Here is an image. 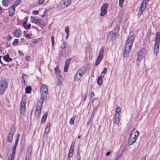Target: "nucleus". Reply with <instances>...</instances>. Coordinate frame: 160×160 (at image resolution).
<instances>
[{"label":"nucleus","mask_w":160,"mask_h":160,"mask_svg":"<svg viewBox=\"0 0 160 160\" xmlns=\"http://www.w3.org/2000/svg\"><path fill=\"white\" fill-rule=\"evenodd\" d=\"M40 89L42 101L39 103L38 102V104L36 110L35 116L37 117H39L43 102L47 98V97L48 88L47 86L45 85L42 84L41 86Z\"/></svg>","instance_id":"1"},{"label":"nucleus","mask_w":160,"mask_h":160,"mask_svg":"<svg viewBox=\"0 0 160 160\" xmlns=\"http://www.w3.org/2000/svg\"><path fill=\"white\" fill-rule=\"evenodd\" d=\"M27 20L26 19V20L23 22V25L24 26L27 24V23H26Z\"/></svg>","instance_id":"58"},{"label":"nucleus","mask_w":160,"mask_h":160,"mask_svg":"<svg viewBox=\"0 0 160 160\" xmlns=\"http://www.w3.org/2000/svg\"><path fill=\"white\" fill-rule=\"evenodd\" d=\"M102 78L101 77H98V78L97 79V82L98 84L99 85H101L102 83Z\"/></svg>","instance_id":"29"},{"label":"nucleus","mask_w":160,"mask_h":160,"mask_svg":"<svg viewBox=\"0 0 160 160\" xmlns=\"http://www.w3.org/2000/svg\"><path fill=\"white\" fill-rule=\"evenodd\" d=\"M12 38V37H11L9 34L6 37V39L8 40H10Z\"/></svg>","instance_id":"47"},{"label":"nucleus","mask_w":160,"mask_h":160,"mask_svg":"<svg viewBox=\"0 0 160 160\" xmlns=\"http://www.w3.org/2000/svg\"><path fill=\"white\" fill-rule=\"evenodd\" d=\"M48 115V112L44 113L42 118L41 122L42 123H44L46 121Z\"/></svg>","instance_id":"20"},{"label":"nucleus","mask_w":160,"mask_h":160,"mask_svg":"<svg viewBox=\"0 0 160 160\" xmlns=\"http://www.w3.org/2000/svg\"><path fill=\"white\" fill-rule=\"evenodd\" d=\"M139 134V132L134 128L131 132L128 144L129 145L133 144L136 141Z\"/></svg>","instance_id":"2"},{"label":"nucleus","mask_w":160,"mask_h":160,"mask_svg":"<svg viewBox=\"0 0 160 160\" xmlns=\"http://www.w3.org/2000/svg\"><path fill=\"white\" fill-rule=\"evenodd\" d=\"M77 160H80L81 159V156L79 152V147H78V148L77 150Z\"/></svg>","instance_id":"27"},{"label":"nucleus","mask_w":160,"mask_h":160,"mask_svg":"<svg viewBox=\"0 0 160 160\" xmlns=\"http://www.w3.org/2000/svg\"><path fill=\"white\" fill-rule=\"evenodd\" d=\"M69 4L66 1V0H63L58 4L57 7L59 9H63L65 8Z\"/></svg>","instance_id":"12"},{"label":"nucleus","mask_w":160,"mask_h":160,"mask_svg":"<svg viewBox=\"0 0 160 160\" xmlns=\"http://www.w3.org/2000/svg\"><path fill=\"white\" fill-rule=\"evenodd\" d=\"M66 1H67L69 4H70L71 3V0H66Z\"/></svg>","instance_id":"56"},{"label":"nucleus","mask_w":160,"mask_h":160,"mask_svg":"<svg viewBox=\"0 0 160 160\" xmlns=\"http://www.w3.org/2000/svg\"><path fill=\"white\" fill-rule=\"evenodd\" d=\"M8 82L4 78H2L0 80V94H3L5 89L8 88Z\"/></svg>","instance_id":"3"},{"label":"nucleus","mask_w":160,"mask_h":160,"mask_svg":"<svg viewBox=\"0 0 160 160\" xmlns=\"http://www.w3.org/2000/svg\"><path fill=\"white\" fill-rule=\"evenodd\" d=\"M25 160H29V159L28 158H26Z\"/></svg>","instance_id":"63"},{"label":"nucleus","mask_w":160,"mask_h":160,"mask_svg":"<svg viewBox=\"0 0 160 160\" xmlns=\"http://www.w3.org/2000/svg\"><path fill=\"white\" fill-rule=\"evenodd\" d=\"M134 40V36L132 35L130 36L128 39L125 47L127 48H131Z\"/></svg>","instance_id":"8"},{"label":"nucleus","mask_w":160,"mask_h":160,"mask_svg":"<svg viewBox=\"0 0 160 160\" xmlns=\"http://www.w3.org/2000/svg\"><path fill=\"white\" fill-rule=\"evenodd\" d=\"M105 74L104 73H101V75L100 76H99V77H101L102 78H103L104 77V75H105Z\"/></svg>","instance_id":"53"},{"label":"nucleus","mask_w":160,"mask_h":160,"mask_svg":"<svg viewBox=\"0 0 160 160\" xmlns=\"http://www.w3.org/2000/svg\"><path fill=\"white\" fill-rule=\"evenodd\" d=\"M17 144H18L15 143L14 145L12 148V151H16V148Z\"/></svg>","instance_id":"39"},{"label":"nucleus","mask_w":160,"mask_h":160,"mask_svg":"<svg viewBox=\"0 0 160 160\" xmlns=\"http://www.w3.org/2000/svg\"><path fill=\"white\" fill-rule=\"evenodd\" d=\"M31 35L30 33H28L25 35V37L27 38L30 39L31 38Z\"/></svg>","instance_id":"38"},{"label":"nucleus","mask_w":160,"mask_h":160,"mask_svg":"<svg viewBox=\"0 0 160 160\" xmlns=\"http://www.w3.org/2000/svg\"><path fill=\"white\" fill-rule=\"evenodd\" d=\"M107 68H104L102 72V73H103L105 74L107 73Z\"/></svg>","instance_id":"46"},{"label":"nucleus","mask_w":160,"mask_h":160,"mask_svg":"<svg viewBox=\"0 0 160 160\" xmlns=\"http://www.w3.org/2000/svg\"><path fill=\"white\" fill-rule=\"evenodd\" d=\"M26 75L24 74H23L22 75V82H23V83H25V80L23 78L24 76H25Z\"/></svg>","instance_id":"45"},{"label":"nucleus","mask_w":160,"mask_h":160,"mask_svg":"<svg viewBox=\"0 0 160 160\" xmlns=\"http://www.w3.org/2000/svg\"><path fill=\"white\" fill-rule=\"evenodd\" d=\"M16 2L17 4H15L14 5L16 7L21 2V0H16Z\"/></svg>","instance_id":"40"},{"label":"nucleus","mask_w":160,"mask_h":160,"mask_svg":"<svg viewBox=\"0 0 160 160\" xmlns=\"http://www.w3.org/2000/svg\"><path fill=\"white\" fill-rule=\"evenodd\" d=\"M19 134H18L17 136L16 140V141L15 143L18 144V140L19 139Z\"/></svg>","instance_id":"37"},{"label":"nucleus","mask_w":160,"mask_h":160,"mask_svg":"<svg viewBox=\"0 0 160 160\" xmlns=\"http://www.w3.org/2000/svg\"><path fill=\"white\" fill-rule=\"evenodd\" d=\"M67 43H65L64 42H63L62 44L61 45V48L62 49L65 48L67 47Z\"/></svg>","instance_id":"30"},{"label":"nucleus","mask_w":160,"mask_h":160,"mask_svg":"<svg viewBox=\"0 0 160 160\" xmlns=\"http://www.w3.org/2000/svg\"><path fill=\"white\" fill-rule=\"evenodd\" d=\"M51 41H52V47L55 44V42L54 40V37L53 36H51Z\"/></svg>","instance_id":"34"},{"label":"nucleus","mask_w":160,"mask_h":160,"mask_svg":"<svg viewBox=\"0 0 160 160\" xmlns=\"http://www.w3.org/2000/svg\"><path fill=\"white\" fill-rule=\"evenodd\" d=\"M146 155H145L144 157H143L141 160H146Z\"/></svg>","instance_id":"54"},{"label":"nucleus","mask_w":160,"mask_h":160,"mask_svg":"<svg viewBox=\"0 0 160 160\" xmlns=\"http://www.w3.org/2000/svg\"><path fill=\"white\" fill-rule=\"evenodd\" d=\"M31 19L33 23H38L39 19L37 18L36 17L31 16Z\"/></svg>","instance_id":"21"},{"label":"nucleus","mask_w":160,"mask_h":160,"mask_svg":"<svg viewBox=\"0 0 160 160\" xmlns=\"http://www.w3.org/2000/svg\"><path fill=\"white\" fill-rule=\"evenodd\" d=\"M25 103V101L23 100L21 101V102L20 112L21 115H24L25 111L26 109Z\"/></svg>","instance_id":"13"},{"label":"nucleus","mask_w":160,"mask_h":160,"mask_svg":"<svg viewBox=\"0 0 160 160\" xmlns=\"http://www.w3.org/2000/svg\"><path fill=\"white\" fill-rule=\"evenodd\" d=\"M14 36L17 37L19 38L21 36V31L20 30L17 29L15 30L14 32Z\"/></svg>","instance_id":"22"},{"label":"nucleus","mask_w":160,"mask_h":160,"mask_svg":"<svg viewBox=\"0 0 160 160\" xmlns=\"http://www.w3.org/2000/svg\"><path fill=\"white\" fill-rule=\"evenodd\" d=\"M9 0H2V3L3 6L5 7L8 6V4Z\"/></svg>","instance_id":"28"},{"label":"nucleus","mask_w":160,"mask_h":160,"mask_svg":"<svg viewBox=\"0 0 160 160\" xmlns=\"http://www.w3.org/2000/svg\"><path fill=\"white\" fill-rule=\"evenodd\" d=\"M3 58L5 61L7 62H11L12 60V59L9 57L8 54H7L6 55L4 56L3 57Z\"/></svg>","instance_id":"17"},{"label":"nucleus","mask_w":160,"mask_h":160,"mask_svg":"<svg viewBox=\"0 0 160 160\" xmlns=\"http://www.w3.org/2000/svg\"><path fill=\"white\" fill-rule=\"evenodd\" d=\"M74 144H75V142H72V144H71V145L70 148H74Z\"/></svg>","instance_id":"52"},{"label":"nucleus","mask_w":160,"mask_h":160,"mask_svg":"<svg viewBox=\"0 0 160 160\" xmlns=\"http://www.w3.org/2000/svg\"><path fill=\"white\" fill-rule=\"evenodd\" d=\"M104 49V47L102 46L100 49L99 54L95 62V64L97 65L99 63L102 59L103 52Z\"/></svg>","instance_id":"7"},{"label":"nucleus","mask_w":160,"mask_h":160,"mask_svg":"<svg viewBox=\"0 0 160 160\" xmlns=\"http://www.w3.org/2000/svg\"><path fill=\"white\" fill-rule=\"evenodd\" d=\"M54 70L56 74L58 77H61V76L60 75V71L59 70L58 67L57 66L54 68Z\"/></svg>","instance_id":"23"},{"label":"nucleus","mask_w":160,"mask_h":160,"mask_svg":"<svg viewBox=\"0 0 160 160\" xmlns=\"http://www.w3.org/2000/svg\"><path fill=\"white\" fill-rule=\"evenodd\" d=\"M1 57H2V56H0V63L1 64H2V62L1 60Z\"/></svg>","instance_id":"60"},{"label":"nucleus","mask_w":160,"mask_h":160,"mask_svg":"<svg viewBox=\"0 0 160 160\" xmlns=\"http://www.w3.org/2000/svg\"><path fill=\"white\" fill-rule=\"evenodd\" d=\"M75 118V117L74 116L71 118L70 121V123L71 125H73L74 123Z\"/></svg>","instance_id":"31"},{"label":"nucleus","mask_w":160,"mask_h":160,"mask_svg":"<svg viewBox=\"0 0 160 160\" xmlns=\"http://www.w3.org/2000/svg\"><path fill=\"white\" fill-rule=\"evenodd\" d=\"M16 6L14 5H12L11 7L9 8V15L12 16L14 15L15 12V8Z\"/></svg>","instance_id":"14"},{"label":"nucleus","mask_w":160,"mask_h":160,"mask_svg":"<svg viewBox=\"0 0 160 160\" xmlns=\"http://www.w3.org/2000/svg\"><path fill=\"white\" fill-rule=\"evenodd\" d=\"M116 36V33L114 32H110L107 36V38L110 39L113 38L114 37H115Z\"/></svg>","instance_id":"19"},{"label":"nucleus","mask_w":160,"mask_h":160,"mask_svg":"<svg viewBox=\"0 0 160 160\" xmlns=\"http://www.w3.org/2000/svg\"><path fill=\"white\" fill-rule=\"evenodd\" d=\"M32 43L33 42L34 43H35L36 42V41L34 40H33L32 41Z\"/></svg>","instance_id":"61"},{"label":"nucleus","mask_w":160,"mask_h":160,"mask_svg":"<svg viewBox=\"0 0 160 160\" xmlns=\"http://www.w3.org/2000/svg\"><path fill=\"white\" fill-rule=\"evenodd\" d=\"M160 40V32H157L156 35L154 50H158Z\"/></svg>","instance_id":"6"},{"label":"nucleus","mask_w":160,"mask_h":160,"mask_svg":"<svg viewBox=\"0 0 160 160\" xmlns=\"http://www.w3.org/2000/svg\"><path fill=\"white\" fill-rule=\"evenodd\" d=\"M57 84L58 86L61 85L62 84V81H61L60 79H58L57 80Z\"/></svg>","instance_id":"42"},{"label":"nucleus","mask_w":160,"mask_h":160,"mask_svg":"<svg viewBox=\"0 0 160 160\" xmlns=\"http://www.w3.org/2000/svg\"><path fill=\"white\" fill-rule=\"evenodd\" d=\"M121 108H120L118 106H117L116 108V111L121 112Z\"/></svg>","instance_id":"48"},{"label":"nucleus","mask_w":160,"mask_h":160,"mask_svg":"<svg viewBox=\"0 0 160 160\" xmlns=\"http://www.w3.org/2000/svg\"><path fill=\"white\" fill-rule=\"evenodd\" d=\"M87 68L84 67H82L78 70L74 77V80L78 81L80 80L85 73Z\"/></svg>","instance_id":"4"},{"label":"nucleus","mask_w":160,"mask_h":160,"mask_svg":"<svg viewBox=\"0 0 160 160\" xmlns=\"http://www.w3.org/2000/svg\"><path fill=\"white\" fill-rule=\"evenodd\" d=\"M120 116H115L113 117V122L114 123L118 124L119 122Z\"/></svg>","instance_id":"18"},{"label":"nucleus","mask_w":160,"mask_h":160,"mask_svg":"<svg viewBox=\"0 0 160 160\" xmlns=\"http://www.w3.org/2000/svg\"><path fill=\"white\" fill-rule=\"evenodd\" d=\"M31 92V88L30 86L26 87L25 89V92L26 93H30Z\"/></svg>","instance_id":"26"},{"label":"nucleus","mask_w":160,"mask_h":160,"mask_svg":"<svg viewBox=\"0 0 160 160\" xmlns=\"http://www.w3.org/2000/svg\"><path fill=\"white\" fill-rule=\"evenodd\" d=\"M18 52L21 55H23V54L20 51V50L18 51Z\"/></svg>","instance_id":"55"},{"label":"nucleus","mask_w":160,"mask_h":160,"mask_svg":"<svg viewBox=\"0 0 160 160\" xmlns=\"http://www.w3.org/2000/svg\"><path fill=\"white\" fill-rule=\"evenodd\" d=\"M121 112H119L117 111H115V116H120V114Z\"/></svg>","instance_id":"41"},{"label":"nucleus","mask_w":160,"mask_h":160,"mask_svg":"<svg viewBox=\"0 0 160 160\" xmlns=\"http://www.w3.org/2000/svg\"><path fill=\"white\" fill-rule=\"evenodd\" d=\"M65 32L66 34L69 33V28L68 27H66L65 29Z\"/></svg>","instance_id":"44"},{"label":"nucleus","mask_w":160,"mask_h":160,"mask_svg":"<svg viewBox=\"0 0 160 160\" xmlns=\"http://www.w3.org/2000/svg\"><path fill=\"white\" fill-rule=\"evenodd\" d=\"M158 52V50H154V54L156 56H157Z\"/></svg>","instance_id":"49"},{"label":"nucleus","mask_w":160,"mask_h":160,"mask_svg":"<svg viewBox=\"0 0 160 160\" xmlns=\"http://www.w3.org/2000/svg\"><path fill=\"white\" fill-rule=\"evenodd\" d=\"M91 94L92 95V96H94V94L93 93V92H91Z\"/></svg>","instance_id":"64"},{"label":"nucleus","mask_w":160,"mask_h":160,"mask_svg":"<svg viewBox=\"0 0 160 160\" xmlns=\"http://www.w3.org/2000/svg\"><path fill=\"white\" fill-rule=\"evenodd\" d=\"M131 49V48H127L125 47L124 50L123 52V56L124 57H127Z\"/></svg>","instance_id":"16"},{"label":"nucleus","mask_w":160,"mask_h":160,"mask_svg":"<svg viewBox=\"0 0 160 160\" xmlns=\"http://www.w3.org/2000/svg\"><path fill=\"white\" fill-rule=\"evenodd\" d=\"M148 1L149 0H142L138 12V18L142 15L143 11L146 7Z\"/></svg>","instance_id":"5"},{"label":"nucleus","mask_w":160,"mask_h":160,"mask_svg":"<svg viewBox=\"0 0 160 160\" xmlns=\"http://www.w3.org/2000/svg\"><path fill=\"white\" fill-rule=\"evenodd\" d=\"M18 39H14V41L12 42V44L13 45H16L18 43Z\"/></svg>","instance_id":"36"},{"label":"nucleus","mask_w":160,"mask_h":160,"mask_svg":"<svg viewBox=\"0 0 160 160\" xmlns=\"http://www.w3.org/2000/svg\"><path fill=\"white\" fill-rule=\"evenodd\" d=\"M124 0H119V5L121 7L122 6V3L123 2Z\"/></svg>","instance_id":"43"},{"label":"nucleus","mask_w":160,"mask_h":160,"mask_svg":"<svg viewBox=\"0 0 160 160\" xmlns=\"http://www.w3.org/2000/svg\"><path fill=\"white\" fill-rule=\"evenodd\" d=\"M50 122H49V123L47 125V126H46V127L45 128V132L46 134H47L48 132L49 131L50 127Z\"/></svg>","instance_id":"25"},{"label":"nucleus","mask_w":160,"mask_h":160,"mask_svg":"<svg viewBox=\"0 0 160 160\" xmlns=\"http://www.w3.org/2000/svg\"><path fill=\"white\" fill-rule=\"evenodd\" d=\"M110 152H108L106 154V155L107 156H108L110 155Z\"/></svg>","instance_id":"59"},{"label":"nucleus","mask_w":160,"mask_h":160,"mask_svg":"<svg viewBox=\"0 0 160 160\" xmlns=\"http://www.w3.org/2000/svg\"><path fill=\"white\" fill-rule=\"evenodd\" d=\"M146 52L144 49H142L140 50L138 54V58L137 59V62H140L143 58L146 55Z\"/></svg>","instance_id":"9"},{"label":"nucleus","mask_w":160,"mask_h":160,"mask_svg":"<svg viewBox=\"0 0 160 160\" xmlns=\"http://www.w3.org/2000/svg\"><path fill=\"white\" fill-rule=\"evenodd\" d=\"M29 57H26V60L27 61H28L29 60Z\"/></svg>","instance_id":"57"},{"label":"nucleus","mask_w":160,"mask_h":160,"mask_svg":"<svg viewBox=\"0 0 160 160\" xmlns=\"http://www.w3.org/2000/svg\"><path fill=\"white\" fill-rule=\"evenodd\" d=\"M71 59V58H68L67 59L65 62L64 70V71L65 72H67L68 71L69 64Z\"/></svg>","instance_id":"15"},{"label":"nucleus","mask_w":160,"mask_h":160,"mask_svg":"<svg viewBox=\"0 0 160 160\" xmlns=\"http://www.w3.org/2000/svg\"><path fill=\"white\" fill-rule=\"evenodd\" d=\"M108 6V5L107 3H105L102 6L100 9V15L101 16H103L107 13V9Z\"/></svg>","instance_id":"10"},{"label":"nucleus","mask_w":160,"mask_h":160,"mask_svg":"<svg viewBox=\"0 0 160 160\" xmlns=\"http://www.w3.org/2000/svg\"><path fill=\"white\" fill-rule=\"evenodd\" d=\"M69 33L67 34L66 38H68V36Z\"/></svg>","instance_id":"62"},{"label":"nucleus","mask_w":160,"mask_h":160,"mask_svg":"<svg viewBox=\"0 0 160 160\" xmlns=\"http://www.w3.org/2000/svg\"><path fill=\"white\" fill-rule=\"evenodd\" d=\"M44 0H38L39 4H42L44 2Z\"/></svg>","instance_id":"50"},{"label":"nucleus","mask_w":160,"mask_h":160,"mask_svg":"<svg viewBox=\"0 0 160 160\" xmlns=\"http://www.w3.org/2000/svg\"><path fill=\"white\" fill-rule=\"evenodd\" d=\"M15 131L14 128L12 127L11 128L8 136V141L9 142H10L12 141Z\"/></svg>","instance_id":"11"},{"label":"nucleus","mask_w":160,"mask_h":160,"mask_svg":"<svg viewBox=\"0 0 160 160\" xmlns=\"http://www.w3.org/2000/svg\"><path fill=\"white\" fill-rule=\"evenodd\" d=\"M74 150V148H70L68 155L69 157L70 158L72 156L73 154Z\"/></svg>","instance_id":"24"},{"label":"nucleus","mask_w":160,"mask_h":160,"mask_svg":"<svg viewBox=\"0 0 160 160\" xmlns=\"http://www.w3.org/2000/svg\"><path fill=\"white\" fill-rule=\"evenodd\" d=\"M31 25L30 24H26L25 26H24V28L26 29H30V28Z\"/></svg>","instance_id":"33"},{"label":"nucleus","mask_w":160,"mask_h":160,"mask_svg":"<svg viewBox=\"0 0 160 160\" xmlns=\"http://www.w3.org/2000/svg\"><path fill=\"white\" fill-rule=\"evenodd\" d=\"M15 151H12V153L11 156V159L12 160H13V159L14 158L16 153Z\"/></svg>","instance_id":"32"},{"label":"nucleus","mask_w":160,"mask_h":160,"mask_svg":"<svg viewBox=\"0 0 160 160\" xmlns=\"http://www.w3.org/2000/svg\"><path fill=\"white\" fill-rule=\"evenodd\" d=\"M38 23H39L40 25H45V24L44 22L42 20H41L39 19V21H38Z\"/></svg>","instance_id":"35"},{"label":"nucleus","mask_w":160,"mask_h":160,"mask_svg":"<svg viewBox=\"0 0 160 160\" xmlns=\"http://www.w3.org/2000/svg\"><path fill=\"white\" fill-rule=\"evenodd\" d=\"M38 11L37 10H35L33 12V14L35 15H37L38 14Z\"/></svg>","instance_id":"51"}]
</instances>
